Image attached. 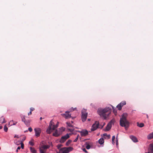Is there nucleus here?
<instances>
[{"label":"nucleus","mask_w":153,"mask_h":153,"mask_svg":"<svg viewBox=\"0 0 153 153\" xmlns=\"http://www.w3.org/2000/svg\"><path fill=\"white\" fill-rule=\"evenodd\" d=\"M111 111V108L107 107L104 109L100 108L98 109L97 112L98 114L104 119H106L109 116Z\"/></svg>","instance_id":"nucleus-1"},{"label":"nucleus","mask_w":153,"mask_h":153,"mask_svg":"<svg viewBox=\"0 0 153 153\" xmlns=\"http://www.w3.org/2000/svg\"><path fill=\"white\" fill-rule=\"evenodd\" d=\"M127 116L128 114L127 113H123L120 120V126L125 127L126 129H127L129 124V122L126 119Z\"/></svg>","instance_id":"nucleus-2"},{"label":"nucleus","mask_w":153,"mask_h":153,"mask_svg":"<svg viewBox=\"0 0 153 153\" xmlns=\"http://www.w3.org/2000/svg\"><path fill=\"white\" fill-rule=\"evenodd\" d=\"M56 128L54 123L52 122V120H51L50 122L49 127L47 129L46 132L48 134H50L52 131L55 130Z\"/></svg>","instance_id":"nucleus-3"},{"label":"nucleus","mask_w":153,"mask_h":153,"mask_svg":"<svg viewBox=\"0 0 153 153\" xmlns=\"http://www.w3.org/2000/svg\"><path fill=\"white\" fill-rule=\"evenodd\" d=\"M73 148L71 147L62 148L59 149V152H57V153H68Z\"/></svg>","instance_id":"nucleus-4"},{"label":"nucleus","mask_w":153,"mask_h":153,"mask_svg":"<svg viewBox=\"0 0 153 153\" xmlns=\"http://www.w3.org/2000/svg\"><path fill=\"white\" fill-rule=\"evenodd\" d=\"M82 121L84 122L86 120L88 115V113L86 112V110L84 109H83L82 111Z\"/></svg>","instance_id":"nucleus-5"},{"label":"nucleus","mask_w":153,"mask_h":153,"mask_svg":"<svg viewBox=\"0 0 153 153\" xmlns=\"http://www.w3.org/2000/svg\"><path fill=\"white\" fill-rule=\"evenodd\" d=\"M99 126V122L98 121H95V123L92 125L91 127V131H93L96 130L98 128Z\"/></svg>","instance_id":"nucleus-6"},{"label":"nucleus","mask_w":153,"mask_h":153,"mask_svg":"<svg viewBox=\"0 0 153 153\" xmlns=\"http://www.w3.org/2000/svg\"><path fill=\"white\" fill-rule=\"evenodd\" d=\"M69 135L68 134H66L64 136H62L60 140V142L61 143H63L69 137Z\"/></svg>","instance_id":"nucleus-7"},{"label":"nucleus","mask_w":153,"mask_h":153,"mask_svg":"<svg viewBox=\"0 0 153 153\" xmlns=\"http://www.w3.org/2000/svg\"><path fill=\"white\" fill-rule=\"evenodd\" d=\"M126 104V101H122L117 105V107L119 110H120L121 109L122 107Z\"/></svg>","instance_id":"nucleus-8"},{"label":"nucleus","mask_w":153,"mask_h":153,"mask_svg":"<svg viewBox=\"0 0 153 153\" xmlns=\"http://www.w3.org/2000/svg\"><path fill=\"white\" fill-rule=\"evenodd\" d=\"M34 131L35 133V136L36 137H39L41 132V130L39 128H35Z\"/></svg>","instance_id":"nucleus-9"},{"label":"nucleus","mask_w":153,"mask_h":153,"mask_svg":"<svg viewBox=\"0 0 153 153\" xmlns=\"http://www.w3.org/2000/svg\"><path fill=\"white\" fill-rule=\"evenodd\" d=\"M88 134V131L86 129H83L81 131V135L82 136H85Z\"/></svg>","instance_id":"nucleus-10"},{"label":"nucleus","mask_w":153,"mask_h":153,"mask_svg":"<svg viewBox=\"0 0 153 153\" xmlns=\"http://www.w3.org/2000/svg\"><path fill=\"white\" fill-rule=\"evenodd\" d=\"M69 111H66L65 113L62 114V116L66 119H68L71 117V114H69Z\"/></svg>","instance_id":"nucleus-11"},{"label":"nucleus","mask_w":153,"mask_h":153,"mask_svg":"<svg viewBox=\"0 0 153 153\" xmlns=\"http://www.w3.org/2000/svg\"><path fill=\"white\" fill-rule=\"evenodd\" d=\"M113 121L112 120H111L109 123L107 124L106 128V131H108L111 129V126L112 124L113 123Z\"/></svg>","instance_id":"nucleus-12"},{"label":"nucleus","mask_w":153,"mask_h":153,"mask_svg":"<svg viewBox=\"0 0 153 153\" xmlns=\"http://www.w3.org/2000/svg\"><path fill=\"white\" fill-rule=\"evenodd\" d=\"M61 134L60 132L59 131V130H56L55 132L53 133V136L55 137H58V136L59 134Z\"/></svg>","instance_id":"nucleus-13"},{"label":"nucleus","mask_w":153,"mask_h":153,"mask_svg":"<svg viewBox=\"0 0 153 153\" xmlns=\"http://www.w3.org/2000/svg\"><path fill=\"white\" fill-rule=\"evenodd\" d=\"M130 137L133 142H138L137 139L133 135H131L130 136Z\"/></svg>","instance_id":"nucleus-14"},{"label":"nucleus","mask_w":153,"mask_h":153,"mask_svg":"<svg viewBox=\"0 0 153 153\" xmlns=\"http://www.w3.org/2000/svg\"><path fill=\"white\" fill-rule=\"evenodd\" d=\"M6 122V121L5 120L3 116L0 118V124H2Z\"/></svg>","instance_id":"nucleus-15"},{"label":"nucleus","mask_w":153,"mask_h":153,"mask_svg":"<svg viewBox=\"0 0 153 153\" xmlns=\"http://www.w3.org/2000/svg\"><path fill=\"white\" fill-rule=\"evenodd\" d=\"M147 138L148 140H150L153 138V132L149 134L148 135Z\"/></svg>","instance_id":"nucleus-16"},{"label":"nucleus","mask_w":153,"mask_h":153,"mask_svg":"<svg viewBox=\"0 0 153 153\" xmlns=\"http://www.w3.org/2000/svg\"><path fill=\"white\" fill-rule=\"evenodd\" d=\"M98 142L100 144H102L104 143V141L103 139L102 138L99 140Z\"/></svg>","instance_id":"nucleus-17"},{"label":"nucleus","mask_w":153,"mask_h":153,"mask_svg":"<svg viewBox=\"0 0 153 153\" xmlns=\"http://www.w3.org/2000/svg\"><path fill=\"white\" fill-rule=\"evenodd\" d=\"M30 120H26L24 123L27 126H30Z\"/></svg>","instance_id":"nucleus-18"},{"label":"nucleus","mask_w":153,"mask_h":153,"mask_svg":"<svg viewBox=\"0 0 153 153\" xmlns=\"http://www.w3.org/2000/svg\"><path fill=\"white\" fill-rule=\"evenodd\" d=\"M30 151L33 153H36V151L34 149V148L30 147Z\"/></svg>","instance_id":"nucleus-19"},{"label":"nucleus","mask_w":153,"mask_h":153,"mask_svg":"<svg viewBox=\"0 0 153 153\" xmlns=\"http://www.w3.org/2000/svg\"><path fill=\"white\" fill-rule=\"evenodd\" d=\"M104 137L105 138H107V139H109L110 137V134H107L105 133L103 134Z\"/></svg>","instance_id":"nucleus-20"},{"label":"nucleus","mask_w":153,"mask_h":153,"mask_svg":"<svg viewBox=\"0 0 153 153\" xmlns=\"http://www.w3.org/2000/svg\"><path fill=\"white\" fill-rule=\"evenodd\" d=\"M149 150L152 151H153V143L150 144Z\"/></svg>","instance_id":"nucleus-21"},{"label":"nucleus","mask_w":153,"mask_h":153,"mask_svg":"<svg viewBox=\"0 0 153 153\" xmlns=\"http://www.w3.org/2000/svg\"><path fill=\"white\" fill-rule=\"evenodd\" d=\"M137 125L140 127L142 128L144 126V124L143 123H141L140 124H139L138 123H137Z\"/></svg>","instance_id":"nucleus-22"},{"label":"nucleus","mask_w":153,"mask_h":153,"mask_svg":"<svg viewBox=\"0 0 153 153\" xmlns=\"http://www.w3.org/2000/svg\"><path fill=\"white\" fill-rule=\"evenodd\" d=\"M65 128H64L63 127H61L59 128V131L60 132V133H61L63 131H64L65 130Z\"/></svg>","instance_id":"nucleus-23"},{"label":"nucleus","mask_w":153,"mask_h":153,"mask_svg":"<svg viewBox=\"0 0 153 153\" xmlns=\"http://www.w3.org/2000/svg\"><path fill=\"white\" fill-rule=\"evenodd\" d=\"M111 106H112V108H113V112L114 113V114H116V113H117L116 111L115 110V109L114 108V107H113L112 105H111Z\"/></svg>","instance_id":"nucleus-24"},{"label":"nucleus","mask_w":153,"mask_h":153,"mask_svg":"<svg viewBox=\"0 0 153 153\" xmlns=\"http://www.w3.org/2000/svg\"><path fill=\"white\" fill-rule=\"evenodd\" d=\"M4 130L6 132H7V131L8 128L6 125H5L4 127Z\"/></svg>","instance_id":"nucleus-25"},{"label":"nucleus","mask_w":153,"mask_h":153,"mask_svg":"<svg viewBox=\"0 0 153 153\" xmlns=\"http://www.w3.org/2000/svg\"><path fill=\"white\" fill-rule=\"evenodd\" d=\"M71 140H68L66 143L67 145H69L71 142Z\"/></svg>","instance_id":"nucleus-26"},{"label":"nucleus","mask_w":153,"mask_h":153,"mask_svg":"<svg viewBox=\"0 0 153 153\" xmlns=\"http://www.w3.org/2000/svg\"><path fill=\"white\" fill-rule=\"evenodd\" d=\"M90 148H91V146H90V145H89V144L87 145L86 146V149H89Z\"/></svg>","instance_id":"nucleus-27"},{"label":"nucleus","mask_w":153,"mask_h":153,"mask_svg":"<svg viewBox=\"0 0 153 153\" xmlns=\"http://www.w3.org/2000/svg\"><path fill=\"white\" fill-rule=\"evenodd\" d=\"M66 124H67V125L68 126L70 127H72V125L71 124V123H68V122H67Z\"/></svg>","instance_id":"nucleus-28"},{"label":"nucleus","mask_w":153,"mask_h":153,"mask_svg":"<svg viewBox=\"0 0 153 153\" xmlns=\"http://www.w3.org/2000/svg\"><path fill=\"white\" fill-rule=\"evenodd\" d=\"M115 136H113V137H112V143H114V140H115Z\"/></svg>","instance_id":"nucleus-29"},{"label":"nucleus","mask_w":153,"mask_h":153,"mask_svg":"<svg viewBox=\"0 0 153 153\" xmlns=\"http://www.w3.org/2000/svg\"><path fill=\"white\" fill-rule=\"evenodd\" d=\"M21 147L22 149H24V144L22 142H21Z\"/></svg>","instance_id":"nucleus-30"},{"label":"nucleus","mask_w":153,"mask_h":153,"mask_svg":"<svg viewBox=\"0 0 153 153\" xmlns=\"http://www.w3.org/2000/svg\"><path fill=\"white\" fill-rule=\"evenodd\" d=\"M22 121H23L24 122H25L26 120L25 119V116H24L22 118Z\"/></svg>","instance_id":"nucleus-31"},{"label":"nucleus","mask_w":153,"mask_h":153,"mask_svg":"<svg viewBox=\"0 0 153 153\" xmlns=\"http://www.w3.org/2000/svg\"><path fill=\"white\" fill-rule=\"evenodd\" d=\"M29 144L32 146H33L34 145V143L32 141H29Z\"/></svg>","instance_id":"nucleus-32"},{"label":"nucleus","mask_w":153,"mask_h":153,"mask_svg":"<svg viewBox=\"0 0 153 153\" xmlns=\"http://www.w3.org/2000/svg\"><path fill=\"white\" fill-rule=\"evenodd\" d=\"M35 110V108H34L31 107L30 108V111L32 112L33 111H34Z\"/></svg>","instance_id":"nucleus-33"},{"label":"nucleus","mask_w":153,"mask_h":153,"mask_svg":"<svg viewBox=\"0 0 153 153\" xmlns=\"http://www.w3.org/2000/svg\"><path fill=\"white\" fill-rule=\"evenodd\" d=\"M28 129V130L30 132H31L33 130L32 128L31 127L29 128Z\"/></svg>","instance_id":"nucleus-34"},{"label":"nucleus","mask_w":153,"mask_h":153,"mask_svg":"<svg viewBox=\"0 0 153 153\" xmlns=\"http://www.w3.org/2000/svg\"><path fill=\"white\" fill-rule=\"evenodd\" d=\"M82 150H83V151L84 152H85L86 153H88V152H87V151L86 150V149L85 148H83L82 149Z\"/></svg>","instance_id":"nucleus-35"},{"label":"nucleus","mask_w":153,"mask_h":153,"mask_svg":"<svg viewBox=\"0 0 153 153\" xmlns=\"http://www.w3.org/2000/svg\"><path fill=\"white\" fill-rule=\"evenodd\" d=\"M78 139V137H76V138L74 140V142H77Z\"/></svg>","instance_id":"nucleus-36"},{"label":"nucleus","mask_w":153,"mask_h":153,"mask_svg":"<svg viewBox=\"0 0 153 153\" xmlns=\"http://www.w3.org/2000/svg\"><path fill=\"white\" fill-rule=\"evenodd\" d=\"M62 146V145H58L57 146V148L59 149Z\"/></svg>","instance_id":"nucleus-37"},{"label":"nucleus","mask_w":153,"mask_h":153,"mask_svg":"<svg viewBox=\"0 0 153 153\" xmlns=\"http://www.w3.org/2000/svg\"><path fill=\"white\" fill-rule=\"evenodd\" d=\"M116 144L117 145V144H118V140L117 139V137H116Z\"/></svg>","instance_id":"nucleus-38"},{"label":"nucleus","mask_w":153,"mask_h":153,"mask_svg":"<svg viewBox=\"0 0 153 153\" xmlns=\"http://www.w3.org/2000/svg\"><path fill=\"white\" fill-rule=\"evenodd\" d=\"M147 153H153V151H152L149 150V152H147Z\"/></svg>","instance_id":"nucleus-39"},{"label":"nucleus","mask_w":153,"mask_h":153,"mask_svg":"<svg viewBox=\"0 0 153 153\" xmlns=\"http://www.w3.org/2000/svg\"><path fill=\"white\" fill-rule=\"evenodd\" d=\"M32 114V112L31 111H30V112L28 113V115H30Z\"/></svg>","instance_id":"nucleus-40"},{"label":"nucleus","mask_w":153,"mask_h":153,"mask_svg":"<svg viewBox=\"0 0 153 153\" xmlns=\"http://www.w3.org/2000/svg\"><path fill=\"white\" fill-rule=\"evenodd\" d=\"M104 125H105V124H104V125H103L102 126H100H100H99V127H98V128H102V127H103V126H104Z\"/></svg>","instance_id":"nucleus-41"},{"label":"nucleus","mask_w":153,"mask_h":153,"mask_svg":"<svg viewBox=\"0 0 153 153\" xmlns=\"http://www.w3.org/2000/svg\"><path fill=\"white\" fill-rule=\"evenodd\" d=\"M58 123H59L58 122L57 123L56 125H55V126H56V128H57V127H58Z\"/></svg>","instance_id":"nucleus-42"},{"label":"nucleus","mask_w":153,"mask_h":153,"mask_svg":"<svg viewBox=\"0 0 153 153\" xmlns=\"http://www.w3.org/2000/svg\"><path fill=\"white\" fill-rule=\"evenodd\" d=\"M14 138H19V137L18 135H15L14 137Z\"/></svg>","instance_id":"nucleus-43"},{"label":"nucleus","mask_w":153,"mask_h":153,"mask_svg":"<svg viewBox=\"0 0 153 153\" xmlns=\"http://www.w3.org/2000/svg\"><path fill=\"white\" fill-rule=\"evenodd\" d=\"M21 149V147L20 146H18L17 148V150H19Z\"/></svg>","instance_id":"nucleus-44"},{"label":"nucleus","mask_w":153,"mask_h":153,"mask_svg":"<svg viewBox=\"0 0 153 153\" xmlns=\"http://www.w3.org/2000/svg\"><path fill=\"white\" fill-rule=\"evenodd\" d=\"M69 131H70L71 132H72L73 131V130L72 129H69Z\"/></svg>","instance_id":"nucleus-45"},{"label":"nucleus","mask_w":153,"mask_h":153,"mask_svg":"<svg viewBox=\"0 0 153 153\" xmlns=\"http://www.w3.org/2000/svg\"><path fill=\"white\" fill-rule=\"evenodd\" d=\"M17 122H15V123H13V125H15L17 123Z\"/></svg>","instance_id":"nucleus-46"},{"label":"nucleus","mask_w":153,"mask_h":153,"mask_svg":"<svg viewBox=\"0 0 153 153\" xmlns=\"http://www.w3.org/2000/svg\"><path fill=\"white\" fill-rule=\"evenodd\" d=\"M76 108H74V109H73V111L76 110Z\"/></svg>","instance_id":"nucleus-47"},{"label":"nucleus","mask_w":153,"mask_h":153,"mask_svg":"<svg viewBox=\"0 0 153 153\" xmlns=\"http://www.w3.org/2000/svg\"><path fill=\"white\" fill-rule=\"evenodd\" d=\"M77 132H79L80 134H81V131H77Z\"/></svg>","instance_id":"nucleus-48"},{"label":"nucleus","mask_w":153,"mask_h":153,"mask_svg":"<svg viewBox=\"0 0 153 153\" xmlns=\"http://www.w3.org/2000/svg\"><path fill=\"white\" fill-rule=\"evenodd\" d=\"M2 126H0V129H2Z\"/></svg>","instance_id":"nucleus-49"},{"label":"nucleus","mask_w":153,"mask_h":153,"mask_svg":"<svg viewBox=\"0 0 153 153\" xmlns=\"http://www.w3.org/2000/svg\"><path fill=\"white\" fill-rule=\"evenodd\" d=\"M25 137H23V140H25Z\"/></svg>","instance_id":"nucleus-50"},{"label":"nucleus","mask_w":153,"mask_h":153,"mask_svg":"<svg viewBox=\"0 0 153 153\" xmlns=\"http://www.w3.org/2000/svg\"><path fill=\"white\" fill-rule=\"evenodd\" d=\"M79 134H78V135H77V137H78V138H79Z\"/></svg>","instance_id":"nucleus-51"},{"label":"nucleus","mask_w":153,"mask_h":153,"mask_svg":"<svg viewBox=\"0 0 153 153\" xmlns=\"http://www.w3.org/2000/svg\"><path fill=\"white\" fill-rule=\"evenodd\" d=\"M42 119V117H40V120H41Z\"/></svg>","instance_id":"nucleus-52"},{"label":"nucleus","mask_w":153,"mask_h":153,"mask_svg":"<svg viewBox=\"0 0 153 153\" xmlns=\"http://www.w3.org/2000/svg\"><path fill=\"white\" fill-rule=\"evenodd\" d=\"M88 121H90V119H88Z\"/></svg>","instance_id":"nucleus-53"},{"label":"nucleus","mask_w":153,"mask_h":153,"mask_svg":"<svg viewBox=\"0 0 153 153\" xmlns=\"http://www.w3.org/2000/svg\"><path fill=\"white\" fill-rule=\"evenodd\" d=\"M147 117L148 118V115H147Z\"/></svg>","instance_id":"nucleus-54"},{"label":"nucleus","mask_w":153,"mask_h":153,"mask_svg":"<svg viewBox=\"0 0 153 153\" xmlns=\"http://www.w3.org/2000/svg\"><path fill=\"white\" fill-rule=\"evenodd\" d=\"M71 122L72 123H73V121H71Z\"/></svg>","instance_id":"nucleus-55"},{"label":"nucleus","mask_w":153,"mask_h":153,"mask_svg":"<svg viewBox=\"0 0 153 153\" xmlns=\"http://www.w3.org/2000/svg\"><path fill=\"white\" fill-rule=\"evenodd\" d=\"M12 122H13V120H12V121H10V123H11Z\"/></svg>","instance_id":"nucleus-56"},{"label":"nucleus","mask_w":153,"mask_h":153,"mask_svg":"<svg viewBox=\"0 0 153 153\" xmlns=\"http://www.w3.org/2000/svg\"><path fill=\"white\" fill-rule=\"evenodd\" d=\"M18 151V150H16V152H17Z\"/></svg>","instance_id":"nucleus-57"},{"label":"nucleus","mask_w":153,"mask_h":153,"mask_svg":"<svg viewBox=\"0 0 153 153\" xmlns=\"http://www.w3.org/2000/svg\"><path fill=\"white\" fill-rule=\"evenodd\" d=\"M27 131V130L25 132H26V131Z\"/></svg>","instance_id":"nucleus-58"}]
</instances>
